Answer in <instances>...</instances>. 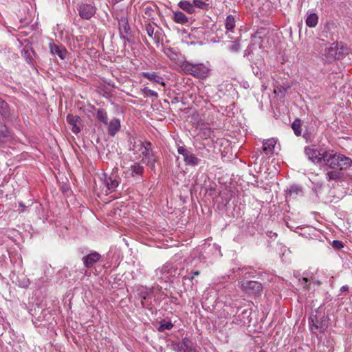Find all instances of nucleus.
<instances>
[{
    "mask_svg": "<svg viewBox=\"0 0 352 352\" xmlns=\"http://www.w3.org/2000/svg\"><path fill=\"white\" fill-rule=\"evenodd\" d=\"M324 164L331 169L346 170L352 165L350 157L340 153L331 154L327 151L323 153Z\"/></svg>",
    "mask_w": 352,
    "mask_h": 352,
    "instance_id": "1",
    "label": "nucleus"
},
{
    "mask_svg": "<svg viewBox=\"0 0 352 352\" xmlns=\"http://www.w3.org/2000/svg\"><path fill=\"white\" fill-rule=\"evenodd\" d=\"M239 283L241 289L249 296L259 297L262 295L263 287L260 282L245 278Z\"/></svg>",
    "mask_w": 352,
    "mask_h": 352,
    "instance_id": "2",
    "label": "nucleus"
},
{
    "mask_svg": "<svg viewBox=\"0 0 352 352\" xmlns=\"http://www.w3.org/2000/svg\"><path fill=\"white\" fill-rule=\"evenodd\" d=\"M316 314L311 315L309 323L315 329H318L320 332H324L328 327V317L324 313H320L316 311Z\"/></svg>",
    "mask_w": 352,
    "mask_h": 352,
    "instance_id": "3",
    "label": "nucleus"
},
{
    "mask_svg": "<svg viewBox=\"0 0 352 352\" xmlns=\"http://www.w3.org/2000/svg\"><path fill=\"white\" fill-rule=\"evenodd\" d=\"M177 152L183 156L184 163L186 166H196L199 165L201 161L185 145L178 146Z\"/></svg>",
    "mask_w": 352,
    "mask_h": 352,
    "instance_id": "4",
    "label": "nucleus"
},
{
    "mask_svg": "<svg viewBox=\"0 0 352 352\" xmlns=\"http://www.w3.org/2000/svg\"><path fill=\"white\" fill-rule=\"evenodd\" d=\"M170 347L175 352H197L194 343L187 337L181 342H173Z\"/></svg>",
    "mask_w": 352,
    "mask_h": 352,
    "instance_id": "5",
    "label": "nucleus"
},
{
    "mask_svg": "<svg viewBox=\"0 0 352 352\" xmlns=\"http://www.w3.org/2000/svg\"><path fill=\"white\" fill-rule=\"evenodd\" d=\"M144 172V166L140 162H135L124 171L123 174L125 178L133 177L135 180L140 182L142 179Z\"/></svg>",
    "mask_w": 352,
    "mask_h": 352,
    "instance_id": "6",
    "label": "nucleus"
},
{
    "mask_svg": "<svg viewBox=\"0 0 352 352\" xmlns=\"http://www.w3.org/2000/svg\"><path fill=\"white\" fill-rule=\"evenodd\" d=\"M342 55L343 48L342 47H339V44L337 42L333 43L329 47L325 49V56L329 62L340 59Z\"/></svg>",
    "mask_w": 352,
    "mask_h": 352,
    "instance_id": "7",
    "label": "nucleus"
},
{
    "mask_svg": "<svg viewBox=\"0 0 352 352\" xmlns=\"http://www.w3.org/2000/svg\"><path fill=\"white\" fill-rule=\"evenodd\" d=\"M252 309L239 308L234 316V322L239 325H245L251 321Z\"/></svg>",
    "mask_w": 352,
    "mask_h": 352,
    "instance_id": "8",
    "label": "nucleus"
},
{
    "mask_svg": "<svg viewBox=\"0 0 352 352\" xmlns=\"http://www.w3.org/2000/svg\"><path fill=\"white\" fill-rule=\"evenodd\" d=\"M96 8L94 3H82L78 6V11L82 19L89 20L96 13Z\"/></svg>",
    "mask_w": 352,
    "mask_h": 352,
    "instance_id": "9",
    "label": "nucleus"
},
{
    "mask_svg": "<svg viewBox=\"0 0 352 352\" xmlns=\"http://www.w3.org/2000/svg\"><path fill=\"white\" fill-rule=\"evenodd\" d=\"M305 153L308 159L314 163L320 164L322 162H324L323 153H320L313 146H305Z\"/></svg>",
    "mask_w": 352,
    "mask_h": 352,
    "instance_id": "10",
    "label": "nucleus"
},
{
    "mask_svg": "<svg viewBox=\"0 0 352 352\" xmlns=\"http://www.w3.org/2000/svg\"><path fill=\"white\" fill-rule=\"evenodd\" d=\"M104 184L110 190H115L120 182V177L115 173H111L110 175H104Z\"/></svg>",
    "mask_w": 352,
    "mask_h": 352,
    "instance_id": "11",
    "label": "nucleus"
},
{
    "mask_svg": "<svg viewBox=\"0 0 352 352\" xmlns=\"http://www.w3.org/2000/svg\"><path fill=\"white\" fill-rule=\"evenodd\" d=\"M101 257V255L98 252H91L87 255L83 256V265L87 268H91L94 265L100 261Z\"/></svg>",
    "mask_w": 352,
    "mask_h": 352,
    "instance_id": "12",
    "label": "nucleus"
},
{
    "mask_svg": "<svg viewBox=\"0 0 352 352\" xmlns=\"http://www.w3.org/2000/svg\"><path fill=\"white\" fill-rule=\"evenodd\" d=\"M209 69L202 63L193 64L192 76L199 78L208 76Z\"/></svg>",
    "mask_w": 352,
    "mask_h": 352,
    "instance_id": "13",
    "label": "nucleus"
},
{
    "mask_svg": "<svg viewBox=\"0 0 352 352\" xmlns=\"http://www.w3.org/2000/svg\"><path fill=\"white\" fill-rule=\"evenodd\" d=\"M157 12V7L156 5L151 3L143 7V18L147 20L154 19Z\"/></svg>",
    "mask_w": 352,
    "mask_h": 352,
    "instance_id": "14",
    "label": "nucleus"
},
{
    "mask_svg": "<svg viewBox=\"0 0 352 352\" xmlns=\"http://www.w3.org/2000/svg\"><path fill=\"white\" fill-rule=\"evenodd\" d=\"M81 121L80 116L77 115L68 114L67 116V122L72 126V131L74 133L77 134L80 131L78 123Z\"/></svg>",
    "mask_w": 352,
    "mask_h": 352,
    "instance_id": "15",
    "label": "nucleus"
},
{
    "mask_svg": "<svg viewBox=\"0 0 352 352\" xmlns=\"http://www.w3.org/2000/svg\"><path fill=\"white\" fill-rule=\"evenodd\" d=\"M141 75L143 78H146L150 81L154 82L157 84H160L163 86L165 85L164 78L161 76H160L159 74L157 72H142Z\"/></svg>",
    "mask_w": 352,
    "mask_h": 352,
    "instance_id": "16",
    "label": "nucleus"
},
{
    "mask_svg": "<svg viewBox=\"0 0 352 352\" xmlns=\"http://www.w3.org/2000/svg\"><path fill=\"white\" fill-rule=\"evenodd\" d=\"M276 140L274 138H270L265 140L263 142V151L266 155H272L274 153Z\"/></svg>",
    "mask_w": 352,
    "mask_h": 352,
    "instance_id": "17",
    "label": "nucleus"
},
{
    "mask_svg": "<svg viewBox=\"0 0 352 352\" xmlns=\"http://www.w3.org/2000/svg\"><path fill=\"white\" fill-rule=\"evenodd\" d=\"M107 125L108 134L112 137L115 136L121 128L120 120L116 118H113Z\"/></svg>",
    "mask_w": 352,
    "mask_h": 352,
    "instance_id": "18",
    "label": "nucleus"
},
{
    "mask_svg": "<svg viewBox=\"0 0 352 352\" xmlns=\"http://www.w3.org/2000/svg\"><path fill=\"white\" fill-rule=\"evenodd\" d=\"M119 32L125 33L126 35L133 36L132 31L129 24L127 18L122 16L119 20Z\"/></svg>",
    "mask_w": 352,
    "mask_h": 352,
    "instance_id": "19",
    "label": "nucleus"
},
{
    "mask_svg": "<svg viewBox=\"0 0 352 352\" xmlns=\"http://www.w3.org/2000/svg\"><path fill=\"white\" fill-rule=\"evenodd\" d=\"M50 52L53 55H57L60 58L64 59L67 54V50L61 45H57L54 43H50Z\"/></svg>",
    "mask_w": 352,
    "mask_h": 352,
    "instance_id": "20",
    "label": "nucleus"
},
{
    "mask_svg": "<svg viewBox=\"0 0 352 352\" xmlns=\"http://www.w3.org/2000/svg\"><path fill=\"white\" fill-rule=\"evenodd\" d=\"M11 132L8 130L6 124L0 122V142H7L12 140Z\"/></svg>",
    "mask_w": 352,
    "mask_h": 352,
    "instance_id": "21",
    "label": "nucleus"
},
{
    "mask_svg": "<svg viewBox=\"0 0 352 352\" xmlns=\"http://www.w3.org/2000/svg\"><path fill=\"white\" fill-rule=\"evenodd\" d=\"M142 154L147 161V165L150 166L151 168H153L155 166L156 160L154 157L153 150H148V148L144 149V151L142 152Z\"/></svg>",
    "mask_w": 352,
    "mask_h": 352,
    "instance_id": "22",
    "label": "nucleus"
},
{
    "mask_svg": "<svg viewBox=\"0 0 352 352\" xmlns=\"http://www.w3.org/2000/svg\"><path fill=\"white\" fill-rule=\"evenodd\" d=\"M173 21L179 24H186L188 22V18L181 11L173 12Z\"/></svg>",
    "mask_w": 352,
    "mask_h": 352,
    "instance_id": "23",
    "label": "nucleus"
},
{
    "mask_svg": "<svg viewBox=\"0 0 352 352\" xmlns=\"http://www.w3.org/2000/svg\"><path fill=\"white\" fill-rule=\"evenodd\" d=\"M153 25H155V23H153V24H151L150 23H146L145 25V30L149 37L153 38L156 43H159L160 42V37L158 36L159 32H154Z\"/></svg>",
    "mask_w": 352,
    "mask_h": 352,
    "instance_id": "24",
    "label": "nucleus"
},
{
    "mask_svg": "<svg viewBox=\"0 0 352 352\" xmlns=\"http://www.w3.org/2000/svg\"><path fill=\"white\" fill-rule=\"evenodd\" d=\"M0 116L5 119L10 118V112L8 104L0 98Z\"/></svg>",
    "mask_w": 352,
    "mask_h": 352,
    "instance_id": "25",
    "label": "nucleus"
},
{
    "mask_svg": "<svg viewBox=\"0 0 352 352\" xmlns=\"http://www.w3.org/2000/svg\"><path fill=\"white\" fill-rule=\"evenodd\" d=\"M292 129L296 136H301L302 132V120L300 118H296L292 124Z\"/></svg>",
    "mask_w": 352,
    "mask_h": 352,
    "instance_id": "26",
    "label": "nucleus"
},
{
    "mask_svg": "<svg viewBox=\"0 0 352 352\" xmlns=\"http://www.w3.org/2000/svg\"><path fill=\"white\" fill-rule=\"evenodd\" d=\"M179 7L183 10L184 11L186 12L188 14H192L195 12V10L193 8V4H192L191 2L188 1H181L178 3Z\"/></svg>",
    "mask_w": 352,
    "mask_h": 352,
    "instance_id": "27",
    "label": "nucleus"
},
{
    "mask_svg": "<svg viewBox=\"0 0 352 352\" xmlns=\"http://www.w3.org/2000/svg\"><path fill=\"white\" fill-rule=\"evenodd\" d=\"M302 138L305 140L307 143H311L314 140V129L305 126Z\"/></svg>",
    "mask_w": 352,
    "mask_h": 352,
    "instance_id": "28",
    "label": "nucleus"
},
{
    "mask_svg": "<svg viewBox=\"0 0 352 352\" xmlns=\"http://www.w3.org/2000/svg\"><path fill=\"white\" fill-rule=\"evenodd\" d=\"M318 22V16L316 13L309 14L305 20L306 25L309 28H315Z\"/></svg>",
    "mask_w": 352,
    "mask_h": 352,
    "instance_id": "29",
    "label": "nucleus"
},
{
    "mask_svg": "<svg viewBox=\"0 0 352 352\" xmlns=\"http://www.w3.org/2000/svg\"><path fill=\"white\" fill-rule=\"evenodd\" d=\"M96 118L104 124H108V116L105 109L102 108L98 109Z\"/></svg>",
    "mask_w": 352,
    "mask_h": 352,
    "instance_id": "30",
    "label": "nucleus"
},
{
    "mask_svg": "<svg viewBox=\"0 0 352 352\" xmlns=\"http://www.w3.org/2000/svg\"><path fill=\"white\" fill-rule=\"evenodd\" d=\"M302 192V188L293 185L290 187V188L288 190V192L287 193L286 197H292L296 198L298 195Z\"/></svg>",
    "mask_w": 352,
    "mask_h": 352,
    "instance_id": "31",
    "label": "nucleus"
},
{
    "mask_svg": "<svg viewBox=\"0 0 352 352\" xmlns=\"http://www.w3.org/2000/svg\"><path fill=\"white\" fill-rule=\"evenodd\" d=\"M160 325L157 328L159 332H164L166 330H170L173 327V324L170 321L162 320L159 322Z\"/></svg>",
    "mask_w": 352,
    "mask_h": 352,
    "instance_id": "32",
    "label": "nucleus"
},
{
    "mask_svg": "<svg viewBox=\"0 0 352 352\" xmlns=\"http://www.w3.org/2000/svg\"><path fill=\"white\" fill-rule=\"evenodd\" d=\"M343 175L342 170H331L327 173V178L329 180H337L340 179Z\"/></svg>",
    "mask_w": 352,
    "mask_h": 352,
    "instance_id": "33",
    "label": "nucleus"
},
{
    "mask_svg": "<svg viewBox=\"0 0 352 352\" xmlns=\"http://www.w3.org/2000/svg\"><path fill=\"white\" fill-rule=\"evenodd\" d=\"M180 67L185 74L192 76L193 64L185 60L181 64Z\"/></svg>",
    "mask_w": 352,
    "mask_h": 352,
    "instance_id": "34",
    "label": "nucleus"
},
{
    "mask_svg": "<svg viewBox=\"0 0 352 352\" xmlns=\"http://www.w3.org/2000/svg\"><path fill=\"white\" fill-rule=\"evenodd\" d=\"M235 27V19L232 15H228L226 19V28L227 30L233 32Z\"/></svg>",
    "mask_w": 352,
    "mask_h": 352,
    "instance_id": "35",
    "label": "nucleus"
},
{
    "mask_svg": "<svg viewBox=\"0 0 352 352\" xmlns=\"http://www.w3.org/2000/svg\"><path fill=\"white\" fill-rule=\"evenodd\" d=\"M142 92L144 97H153L155 100L158 98V94L155 91L151 90L148 87H144L142 89Z\"/></svg>",
    "mask_w": 352,
    "mask_h": 352,
    "instance_id": "36",
    "label": "nucleus"
},
{
    "mask_svg": "<svg viewBox=\"0 0 352 352\" xmlns=\"http://www.w3.org/2000/svg\"><path fill=\"white\" fill-rule=\"evenodd\" d=\"M192 4H193L194 8L195 7H197L201 9H204V7L207 6V4L202 0H193Z\"/></svg>",
    "mask_w": 352,
    "mask_h": 352,
    "instance_id": "37",
    "label": "nucleus"
},
{
    "mask_svg": "<svg viewBox=\"0 0 352 352\" xmlns=\"http://www.w3.org/2000/svg\"><path fill=\"white\" fill-rule=\"evenodd\" d=\"M331 245L336 250H339L344 247V243L338 240H333L331 243Z\"/></svg>",
    "mask_w": 352,
    "mask_h": 352,
    "instance_id": "38",
    "label": "nucleus"
},
{
    "mask_svg": "<svg viewBox=\"0 0 352 352\" xmlns=\"http://www.w3.org/2000/svg\"><path fill=\"white\" fill-rule=\"evenodd\" d=\"M230 51L237 52L240 50V44L238 41L232 42V45L229 47Z\"/></svg>",
    "mask_w": 352,
    "mask_h": 352,
    "instance_id": "39",
    "label": "nucleus"
},
{
    "mask_svg": "<svg viewBox=\"0 0 352 352\" xmlns=\"http://www.w3.org/2000/svg\"><path fill=\"white\" fill-rule=\"evenodd\" d=\"M138 146H140V148H143L144 149H146V148H148V150L152 149L151 143L150 142H146L145 143H144L142 141H139Z\"/></svg>",
    "mask_w": 352,
    "mask_h": 352,
    "instance_id": "40",
    "label": "nucleus"
},
{
    "mask_svg": "<svg viewBox=\"0 0 352 352\" xmlns=\"http://www.w3.org/2000/svg\"><path fill=\"white\" fill-rule=\"evenodd\" d=\"M299 282L303 286L304 288H305V289H308L309 288V285L310 284H308V282H309L308 278H302V279L299 280Z\"/></svg>",
    "mask_w": 352,
    "mask_h": 352,
    "instance_id": "41",
    "label": "nucleus"
},
{
    "mask_svg": "<svg viewBox=\"0 0 352 352\" xmlns=\"http://www.w3.org/2000/svg\"><path fill=\"white\" fill-rule=\"evenodd\" d=\"M193 279H194V276L193 275H192L191 276H185L183 277V282L185 284L186 281L188 280L189 282L191 283V285H193V282H192Z\"/></svg>",
    "mask_w": 352,
    "mask_h": 352,
    "instance_id": "42",
    "label": "nucleus"
},
{
    "mask_svg": "<svg viewBox=\"0 0 352 352\" xmlns=\"http://www.w3.org/2000/svg\"><path fill=\"white\" fill-rule=\"evenodd\" d=\"M289 87L286 88V87H284L283 86H280V87L278 88V89L279 93H280L282 94V96H284L285 95V93L287 92V89Z\"/></svg>",
    "mask_w": 352,
    "mask_h": 352,
    "instance_id": "43",
    "label": "nucleus"
},
{
    "mask_svg": "<svg viewBox=\"0 0 352 352\" xmlns=\"http://www.w3.org/2000/svg\"><path fill=\"white\" fill-rule=\"evenodd\" d=\"M130 143H131V144H132V146H131V147H130V148H129V150H130V151H135V148H136L137 147H138L139 149H140V146H138V145H136V142H135V140H134V142H133L131 140V141H130Z\"/></svg>",
    "mask_w": 352,
    "mask_h": 352,
    "instance_id": "44",
    "label": "nucleus"
},
{
    "mask_svg": "<svg viewBox=\"0 0 352 352\" xmlns=\"http://www.w3.org/2000/svg\"><path fill=\"white\" fill-rule=\"evenodd\" d=\"M252 71L256 76H258L259 74H261V71L258 67H256L255 68V67L254 65H252Z\"/></svg>",
    "mask_w": 352,
    "mask_h": 352,
    "instance_id": "45",
    "label": "nucleus"
},
{
    "mask_svg": "<svg viewBox=\"0 0 352 352\" xmlns=\"http://www.w3.org/2000/svg\"><path fill=\"white\" fill-rule=\"evenodd\" d=\"M120 38L124 41L126 40V37H127L128 35H126L125 33L119 32Z\"/></svg>",
    "mask_w": 352,
    "mask_h": 352,
    "instance_id": "46",
    "label": "nucleus"
},
{
    "mask_svg": "<svg viewBox=\"0 0 352 352\" xmlns=\"http://www.w3.org/2000/svg\"><path fill=\"white\" fill-rule=\"evenodd\" d=\"M349 290V287L347 285H344V286H342L341 288H340V292H346Z\"/></svg>",
    "mask_w": 352,
    "mask_h": 352,
    "instance_id": "47",
    "label": "nucleus"
},
{
    "mask_svg": "<svg viewBox=\"0 0 352 352\" xmlns=\"http://www.w3.org/2000/svg\"><path fill=\"white\" fill-rule=\"evenodd\" d=\"M179 102V100L177 97H175L173 98V100H171V103L172 104H174V103H176V102Z\"/></svg>",
    "mask_w": 352,
    "mask_h": 352,
    "instance_id": "48",
    "label": "nucleus"
},
{
    "mask_svg": "<svg viewBox=\"0 0 352 352\" xmlns=\"http://www.w3.org/2000/svg\"><path fill=\"white\" fill-rule=\"evenodd\" d=\"M131 37L132 36H127V37H126V40L124 41L128 42V43H132Z\"/></svg>",
    "mask_w": 352,
    "mask_h": 352,
    "instance_id": "49",
    "label": "nucleus"
},
{
    "mask_svg": "<svg viewBox=\"0 0 352 352\" xmlns=\"http://www.w3.org/2000/svg\"><path fill=\"white\" fill-rule=\"evenodd\" d=\"M200 274V272L198 271V270H196V271H194L192 272V275L195 276H198Z\"/></svg>",
    "mask_w": 352,
    "mask_h": 352,
    "instance_id": "50",
    "label": "nucleus"
},
{
    "mask_svg": "<svg viewBox=\"0 0 352 352\" xmlns=\"http://www.w3.org/2000/svg\"><path fill=\"white\" fill-rule=\"evenodd\" d=\"M314 283L318 286L320 285H321V282L319 281V280H317V281H314Z\"/></svg>",
    "mask_w": 352,
    "mask_h": 352,
    "instance_id": "51",
    "label": "nucleus"
},
{
    "mask_svg": "<svg viewBox=\"0 0 352 352\" xmlns=\"http://www.w3.org/2000/svg\"><path fill=\"white\" fill-rule=\"evenodd\" d=\"M255 273H256V272H250V273H249V276H250V277H252V278H254V274Z\"/></svg>",
    "mask_w": 352,
    "mask_h": 352,
    "instance_id": "52",
    "label": "nucleus"
},
{
    "mask_svg": "<svg viewBox=\"0 0 352 352\" xmlns=\"http://www.w3.org/2000/svg\"><path fill=\"white\" fill-rule=\"evenodd\" d=\"M144 43H145V44H146V45H149L148 42L146 40V41H144Z\"/></svg>",
    "mask_w": 352,
    "mask_h": 352,
    "instance_id": "53",
    "label": "nucleus"
},
{
    "mask_svg": "<svg viewBox=\"0 0 352 352\" xmlns=\"http://www.w3.org/2000/svg\"><path fill=\"white\" fill-rule=\"evenodd\" d=\"M247 55H248V52L246 50V51H245L244 56H247Z\"/></svg>",
    "mask_w": 352,
    "mask_h": 352,
    "instance_id": "54",
    "label": "nucleus"
},
{
    "mask_svg": "<svg viewBox=\"0 0 352 352\" xmlns=\"http://www.w3.org/2000/svg\"><path fill=\"white\" fill-rule=\"evenodd\" d=\"M20 206L23 207V208L25 207V206L22 203L20 204Z\"/></svg>",
    "mask_w": 352,
    "mask_h": 352,
    "instance_id": "55",
    "label": "nucleus"
},
{
    "mask_svg": "<svg viewBox=\"0 0 352 352\" xmlns=\"http://www.w3.org/2000/svg\"><path fill=\"white\" fill-rule=\"evenodd\" d=\"M329 26V24H327L325 27H324V29H327Z\"/></svg>",
    "mask_w": 352,
    "mask_h": 352,
    "instance_id": "56",
    "label": "nucleus"
}]
</instances>
